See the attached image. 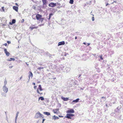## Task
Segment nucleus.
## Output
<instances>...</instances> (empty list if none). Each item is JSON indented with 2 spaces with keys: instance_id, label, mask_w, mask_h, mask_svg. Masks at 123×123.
I'll return each instance as SVG.
<instances>
[{
  "instance_id": "obj_46",
  "label": "nucleus",
  "mask_w": 123,
  "mask_h": 123,
  "mask_svg": "<svg viewBox=\"0 0 123 123\" xmlns=\"http://www.w3.org/2000/svg\"><path fill=\"white\" fill-rule=\"evenodd\" d=\"M13 67V66H9V68H12V67Z\"/></svg>"
},
{
  "instance_id": "obj_19",
  "label": "nucleus",
  "mask_w": 123,
  "mask_h": 123,
  "mask_svg": "<svg viewBox=\"0 0 123 123\" xmlns=\"http://www.w3.org/2000/svg\"><path fill=\"white\" fill-rule=\"evenodd\" d=\"M39 100L41 99V100H44V98L43 97L41 96L39 97L38 98Z\"/></svg>"
},
{
  "instance_id": "obj_38",
  "label": "nucleus",
  "mask_w": 123,
  "mask_h": 123,
  "mask_svg": "<svg viewBox=\"0 0 123 123\" xmlns=\"http://www.w3.org/2000/svg\"><path fill=\"white\" fill-rule=\"evenodd\" d=\"M24 19H23L22 20H21V22L22 23H23V22H24Z\"/></svg>"
},
{
  "instance_id": "obj_61",
  "label": "nucleus",
  "mask_w": 123,
  "mask_h": 123,
  "mask_svg": "<svg viewBox=\"0 0 123 123\" xmlns=\"http://www.w3.org/2000/svg\"><path fill=\"white\" fill-rule=\"evenodd\" d=\"M40 81H38L37 82V83H40Z\"/></svg>"
},
{
  "instance_id": "obj_12",
  "label": "nucleus",
  "mask_w": 123,
  "mask_h": 123,
  "mask_svg": "<svg viewBox=\"0 0 123 123\" xmlns=\"http://www.w3.org/2000/svg\"><path fill=\"white\" fill-rule=\"evenodd\" d=\"M13 9L16 12H18V7L15 6H13Z\"/></svg>"
},
{
  "instance_id": "obj_40",
  "label": "nucleus",
  "mask_w": 123,
  "mask_h": 123,
  "mask_svg": "<svg viewBox=\"0 0 123 123\" xmlns=\"http://www.w3.org/2000/svg\"><path fill=\"white\" fill-rule=\"evenodd\" d=\"M19 113V112H17V113H16V116H18Z\"/></svg>"
},
{
  "instance_id": "obj_53",
  "label": "nucleus",
  "mask_w": 123,
  "mask_h": 123,
  "mask_svg": "<svg viewBox=\"0 0 123 123\" xmlns=\"http://www.w3.org/2000/svg\"><path fill=\"white\" fill-rule=\"evenodd\" d=\"M92 55H94V56H95V55H96V54H92Z\"/></svg>"
},
{
  "instance_id": "obj_55",
  "label": "nucleus",
  "mask_w": 123,
  "mask_h": 123,
  "mask_svg": "<svg viewBox=\"0 0 123 123\" xmlns=\"http://www.w3.org/2000/svg\"><path fill=\"white\" fill-rule=\"evenodd\" d=\"M59 117H63L62 116H60V115L59 116Z\"/></svg>"
},
{
  "instance_id": "obj_13",
  "label": "nucleus",
  "mask_w": 123,
  "mask_h": 123,
  "mask_svg": "<svg viewBox=\"0 0 123 123\" xmlns=\"http://www.w3.org/2000/svg\"><path fill=\"white\" fill-rule=\"evenodd\" d=\"M61 98L64 101H67L69 99L68 98H64V97H63L62 96V97Z\"/></svg>"
},
{
  "instance_id": "obj_3",
  "label": "nucleus",
  "mask_w": 123,
  "mask_h": 123,
  "mask_svg": "<svg viewBox=\"0 0 123 123\" xmlns=\"http://www.w3.org/2000/svg\"><path fill=\"white\" fill-rule=\"evenodd\" d=\"M81 58V59L84 61L86 60L87 59L86 55V54H83Z\"/></svg>"
},
{
  "instance_id": "obj_47",
  "label": "nucleus",
  "mask_w": 123,
  "mask_h": 123,
  "mask_svg": "<svg viewBox=\"0 0 123 123\" xmlns=\"http://www.w3.org/2000/svg\"><path fill=\"white\" fill-rule=\"evenodd\" d=\"M32 84L33 85H35V83L33 82L32 83Z\"/></svg>"
},
{
  "instance_id": "obj_24",
  "label": "nucleus",
  "mask_w": 123,
  "mask_h": 123,
  "mask_svg": "<svg viewBox=\"0 0 123 123\" xmlns=\"http://www.w3.org/2000/svg\"><path fill=\"white\" fill-rule=\"evenodd\" d=\"M15 59L13 58H10V59L9 60L8 59L7 61H11L12 60H13V61H14L15 60Z\"/></svg>"
},
{
  "instance_id": "obj_6",
  "label": "nucleus",
  "mask_w": 123,
  "mask_h": 123,
  "mask_svg": "<svg viewBox=\"0 0 123 123\" xmlns=\"http://www.w3.org/2000/svg\"><path fill=\"white\" fill-rule=\"evenodd\" d=\"M40 50L37 47H35V49L33 50V52L36 53H37L40 52Z\"/></svg>"
},
{
  "instance_id": "obj_57",
  "label": "nucleus",
  "mask_w": 123,
  "mask_h": 123,
  "mask_svg": "<svg viewBox=\"0 0 123 123\" xmlns=\"http://www.w3.org/2000/svg\"><path fill=\"white\" fill-rule=\"evenodd\" d=\"M44 25V24H41L40 25V26H41L42 25Z\"/></svg>"
},
{
  "instance_id": "obj_64",
  "label": "nucleus",
  "mask_w": 123,
  "mask_h": 123,
  "mask_svg": "<svg viewBox=\"0 0 123 123\" xmlns=\"http://www.w3.org/2000/svg\"><path fill=\"white\" fill-rule=\"evenodd\" d=\"M26 64H27V66H28L29 65V64H27V63H26Z\"/></svg>"
},
{
  "instance_id": "obj_60",
  "label": "nucleus",
  "mask_w": 123,
  "mask_h": 123,
  "mask_svg": "<svg viewBox=\"0 0 123 123\" xmlns=\"http://www.w3.org/2000/svg\"><path fill=\"white\" fill-rule=\"evenodd\" d=\"M83 44H86V43L85 42H84L83 43Z\"/></svg>"
},
{
  "instance_id": "obj_14",
  "label": "nucleus",
  "mask_w": 123,
  "mask_h": 123,
  "mask_svg": "<svg viewBox=\"0 0 123 123\" xmlns=\"http://www.w3.org/2000/svg\"><path fill=\"white\" fill-rule=\"evenodd\" d=\"M40 117L39 112L36 113L35 117L36 119Z\"/></svg>"
},
{
  "instance_id": "obj_58",
  "label": "nucleus",
  "mask_w": 123,
  "mask_h": 123,
  "mask_svg": "<svg viewBox=\"0 0 123 123\" xmlns=\"http://www.w3.org/2000/svg\"><path fill=\"white\" fill-rule=\"evenodd\" d=\"M105 98L104 97H102V98Z\"/></svg>"
},
{
  "instance_id": "obj_25",
  "label": "nucleus",
  "mask_w": 123,
  "mask_h": 123,
  "mask_svg": "<svg viewBox=\"0 0 123 123\" xmlns=\"http://www.w3.org/2000/svg\"><path fill=\"white\" fill-rule=\"evenodd\" d=\"M7 82V80H5L4 82V85L3 86H6V84Z\"/></svg>"
},
{
  "instance_id": "obj_17",
  "label": "nucleus",
  "mask_w": 123,
  "mask_h": 123,
  "mask_svg": "<svg viewBox=\"0 0 123 123\" xmlns=\"http://www.w3.org/2000/svg\"><path fill=\"white\" fill-rule=\"evenodd\" d=\"M43 114L48 116L50 115V113L47 112H43Z\"/></svg>"
},
{
  "instance_id": "obj_22",
  "label": "nucleus",
  "mask_w": 123,
  "mask_h": 123,
  "mask_svg": "<svg viewBox=\"0 0 123 123\" xmlns=\"http://www.w3.org/2000/svg\"><path fill=\"white\" fill-rule=\"evenodd\" d=\"M39 114L40 117H41L43 118L44 117V116L42 114L40 113L39 112Z\"/></svg>"
},
{
  "instance_id": "obj_43",
  "label": "nucleus",
  "mask_w": 123,
  "mask_h": 123,
  "mask_svg": "<svg viewBox=\"0 0 123 123\" xmlns=\"http://www.w3.org/2000/svg\"><path fill=\"white\" fill-rule=\"evenodd\" d=\"M4 45L5 46H6L7 45V43H5V44H4Z\"/></svg>"
},
{
  "instance_id": "obj_54",
  "label": "nucleus",
  "mask_w": 123,
  "mask_h": 123,
  "mask_svg": "<svg viewBox=\"0 0 123 123\" xmlns=\"http://www.w3.org/2000/svg\"><path fill=\"white\" fill-rule=\"evenodd\" d=\"M82 75V74H80L79 75V76L78 77V78H79Z\"/></svg>"
},
{
  "instance_id": "obj_11",
  "label": "nucleus",
  "mask_w": 123,
  "mask_h": 123,
  "mask_svg": "<svg viewBox=\"0 0 123 123\" xmlns=\"http://www.w3.org/2000/svg\"><path fill=\"white\" fill-rule=\"evenodd\" d=\"M59 118L57 116H56L55 115L53 116L52 117V119L54 120H55L56 119H58Z\"/></svg>"
},
{
  "instance_id": "obj_18",
  "label": "nucleus",
  "mask_w": 123,
  "mask_h": 123,
  "mask_svg": "<svg viewBox=\"0 0 123 123\" xmlns=\"http://www.w3.org/2000/svg\"><path fill=\"white\" fill-rule=\"evenodd\" d=\"M38 89H39L40 91H41L43 90V89L42 88L41 86V85H39L38 87Z\"/></svg>"
},
{
  "instance_id": "obj_39",
  "label": "nucleus",
  "mask_w": 123,
  "mask_h": 123,
  "mask_svg": "<svg viewBox=\"0 0 123 123\" xmlns=\"http://www.w3.org/2000/svg\"><path fill=\"white\" fill-rule=\"evenodd\" d=\"M33 8L34 9H36V7L35 6H34V5H33Z\"/></svg>"
},
{
  "instance_id": "obj_29",
  "label": "nucleus",
  "mask_w": 123,
  "mask_h": 123,
  "mask_svg": "<svg viewBox=\"0 0 123 123\" xmlns=\"http://www.w3.org/2000/svg\"><path fill=\"white\" fill-rule=\"evenodd\" d=\"M99 57L100 59L101 60H102L103 59L102 57V55H101L100 56H99Z\"/></svg>"
},
{
  "instance_id": "obj_37",
  "label": "nucleus",
  "mask_w": 123,
  "mask_h": 123,
  "mask_svg": "<svg viewBox=\"0 0 123 123\" xmlns=\"http://www.w3.org/2000/svg\"><path fill=\"white\" fill-rule=\"evenodd\" d=\"M45 120V119H43L42 123H44V122Z\"/></svg>"
},
{
  "instance_id": "obj_48",
  "label": "nucleus",
  "mask_w": 123,
  "mask_h": 123,
  "mask_svg": "<svg viewBox=\"0 0 123 123\" xmlns=\"http://www.w3.org/2000/svg\"><path fill=\"white\" fill-rule=\"evenodd\" d=\"M90 45V43H87V46H88L89 45Z\"/></svg>"
},
{
  "instance_id": "obj_49",
  "label": "nucleus",
  "mask_w": 123,
  "mask_h": 123,
  "mask_svg": "<svg viewBox=\"0 0 123 123\" xmlns=\"http://www.w3.org/2000/svg\"><path fill=\"white\" fill-rule=\"evenodd\" d=\"M109 5V4H108V3H106V6H107V5Z\"/></svg>"
},
{
  "instance_id": "obj_1",
  "label": "nucleus",
  "mask_w": 123,
  "mask_h": 123,
  "mask_svg": "<svg viewBox=\"0 0 123 123\" xmlns=\"http://www.w3.org/2000/svg\"><path fill=\"white\" fill-rule=\"evenodd\" d=\"M74 115L71 114H67L65 117L68 119L71 118V117H73Z\"/></svg>"
},
{
  "instance_id": "obj_5",
  "label": "nucleus",
  "mask_w": 123,
  "mask_h": 123,
  "mask_svg": "<svg viewBox=\"0 0 123 123\" xmlns=\"http://www.w3.org/2000/svg\"><path fill=\"white\" fill-rule=\"evenodd\" d=\"M42 17V16L39 14H37L36 16V18L37 20H38L41 18Z\"/></svg>"
},
{
  "instance_id": "obj_33",
  "label": "nucleus",
  "mask_w": 123,
  "mask_h": 123,
  "mask_svg": "<svg viewBox=\"0 0 123 123\" xmlns=\"http://www.w3.org/2000/svg\"><path fill=\"white\" fill-rule=\"evenodd\" d=\"M37 91L38 93H39V94H40V93L39 92L38 89H37Z\"/></svg>"
},
{
  "instance_id": "obj_51",
  "label": "nucleus",
  "mask_w": 123,
  "mask_h": 123,
  "mask_svg": "<svg viewBox=\"0 0 123 123\" xmlns=\"http://www.w3.org/2000/svg\"><path fill=\"white\" fill-rule=\"evenodd\" d=\"M117 109V111H119V109H118V108H117V109H116H116Z\"/></svg>"
},
{
  "instance_id": "obj_31",
  "label": "nucleus",
  "mask_w": 123,
  "mask_h": 123,
  "mask_svg": "<svg viewBox=\"0 0 123 123\" xmlns=\"http://www.w3.org/2000/svg\"><path fill=\"white\" fill-rule=\"evenodd\" d=\"M43 67H39L38 68H37V69H43Z\"/></svg>"
},
{
  "instance_id": "obj_41",
  "label": "nucleus",
  "mask_w": 123,
  "mask_h": 123,
  "mask_svg": "<svg viewBox=\"0 0 123 123\" xmlns=\"http://www.w3.org/2000/svg\"><path fill=\"white\" fill-rule=\"evenodd\" d=\"M33 2H36V0H31Z\"/></svg>"
},
{
  "instance_id": "obj_36",
  "label": "nucleus",
  "mask_w": 123,
  "mask_h": 123,
  "mask_svg": "<svg viewBox=\"0 0 123 123\" xmlns=\"http://www.w3.org/2000/svg\"><path fill=\"white\" fill-rule=\"evenodd\" d=\"M18 117V116H16L15 118V121H16Z\"/></svg>"
},
{
  "instance_id": "obj_21",
  "label": "nucleus",
  "mask_w": 123,
  "mask_h": 123,
  "mask_svg": "<svg viewBox=\"0 0 123 123\" xmlns=\"http://www.w3.org/2000/svg\"><path fill=\"white\" fill-rule=\"evenodd\" d=\"M30 74L29 75V79H30V77L31 76L32 77L33 76V74L31 72H30Z\"/></svg>"
},
{
  "instance_id": "obj_44",
  "label": "nucleus",
  "mask_w": 123,
  "mask_h": 123,
  "mask_svg": "<svg viewBox=\"0 0 123 123\" xmlns=\"http://www.w3.org/2000/svg\"><path fill=\"white\" fill-rule=\"evenodd\" d=\"M68 53H65V55H64V56H66L67 55H68Z\"/></svg>"
},
{
  "instance_id": "obj_63",
  "label": "nucleus",
  "mask_w": 123,
  "mask_h": 123,
  "mask_svg": "<svg viewBox=\"0 0 123 123\" xmlns=\"http://www.w3.org/2000/svg\"><path fill=\"white\" fill-rule=\"evenodd\" d=\"M16 5L17 6L18 5V4L17 3H16Z\"/></svg>"
},
{
  "instance_id": "obj_56",
  "label": "nucleus",
  "mask_w": 123,
  "mask_h": 123,
  "mask_svg": "<svg viewBox=\"0 0 123 123\" xmlns=\"http://www.w3.org/2000/svg\"><path fill=\"white\" fill-rule=\"evenodd\" d=\"M75 39H77V37H76V36L75 37Z\"/></svg>"
},
{
  "instance_id": "obj_34",
  "label": "nucleus",
  "mask_w": 123,
  "mask_h": 123,
  "mask_svg": "<svg viewBox=\"0 0 123 123\" xmlns=\"http://www.w3.org/2000/svg\"><path fill=\"white\" fill-rule=\"evenodd\" d=\"M4 51L5 53L7 52V49H4Z\"/></svg>"
},
{
  "instance_id": "obj_2",
  "label": "nucleus",
  "mask_w": 123,
  "mask_h": 123,
  "mask_svg": "<svg viewBox=\"0 0 123 123\" xmlns=\"http://www.w3.org/2000/svg\"><path fill=\"white\" fill-rule=\"evenodd\" d=\"M2 89L3 91L6 93H7L8 90V88L6 86H3L2 87Z\"/></svg>"
},
{
  "instance_id": "obj_59",
  "label": "nucleus",
  "mask_w": 123,
  "mask_h": 123,
  "mask_svg": "<svg viewBox=\"0 0 123 123\" xmlns=\"http://www.w3.org/2000/svg\"><path fill=\"white\" fill-rule=\"evenodd\" d=\"M56 4H57L58 5H60V4L59 3H57Z\"/></svg>"
},
{
  "instance_id": "obj_28",
  "label": "nucleus",
  "mask_w": 123,
  "mask_h": 123,
  "mask_svg": "<svg viewBox=\"0 0 123 123\" xmlns=\"http://www.w3.org/2000/svg\"><path fill=\"white\" fill-rule=\"evenodd\" d=\"M44 19V18H40L39 19V21H41V22H42L43 20Z\"/></svg>"
},
{
  "instance_id": "obj_26",
  "label": "nucleus",
  "mask_w": 123,
  "mask_h": 123,
  "mask_svg": "<svg viewBox=\"0 0 123 123\" xmlns=\"http://www.w3.org/2000/svg\"><path fill=\"white\" fill-rule=\"evenodd\" d=\"M5 53L6 54V55L7 56H9L10 55L9 53L8 52V51L6 52Z\"/></svg>"
},
{
  "instance_id": "obj_30",
  "label": "nucleus",
  "mask_w": 123,
  "mask_h": 123,
  "mask_svg": "<svg viewBox=\"0 0 123 123\" xmlns=\"http://www.w3.org/2000/svg\"><path fill=\"white\" fill-rule=\"evenodd\" d=\"M0 10H1V11H4V7H2L1 8V9H0Z\"/></svg>"
},
{
  "instance_id": "obj_10",
  "label": "nucleus",
  "mask_w": 123,
  "mask_h": 123,
  "mask_svg": "<svg viewBox=\"0 0 123 123\" xmlns=\"http://www.w3.org/2000/svg\"><path fill=\"white\" fill-rule=\"evenodd\" d=\"M79 98H77L75 100H74L72 101V104H74V102L75 103H77L79 101Z\"/></svg>"
},
{
  "instance_id": "obj_42",
  "label": "nucleus",
  "mask_w": 123,
  "mask_h": 123,
  "mask_svg": "<svg viewBox=\"0 0 123 123\" xmlns=\"http://www.w3.org/2000/svg\"><path fill=\"white\" fill-rule=\"evenodd\" d=\"M55 110H53V112L55 113H57V112L56 111H54Z\"/></svg>"
},
{
  "instance_id": "obj_16",
  "label": "nucleus",
  "mask_w": 123,
  "mask_h": 123,
  "mask_svg": "<svg viewBox=\"0 0 123 123\" xmlns=\"http://www.w3.org/2000/svg\"><path fill=\"white\" fill-rule=\"evenodd\" d=\"M38 27V26H31L30 27V29H31V30H32L35 29H37V28Z\"/></svg>"
},
{
  "instance_id": "obj_62",
  "label": "nucleus",
  "mask_w": 123,
  "mask_h": 123,
  "mask_svg": "<svg viewBox=\"0 0 123 123\" xmlns=\"http://www.w3.org/2000/svg\"><path fill=\"white\" fill-rule=\"evenodd\" d=\"M43 94V93H40V95H41V94Z\"/></svg>"
},
{
  "instance_id": "obj_35",
  "label": "nucleus",
  "mask_w": 123,
  "mask_h": 123,
  "mask_svg": "<svg viewBox=\"0 0 123 123\" xmlns=\"http://www.w3.org/2000/svg\"><path fill=\"white\" fill-rule=\"evenodd\" d=\"M7 43L8 44H10L11 43V42L10 41H7Z\"/></svg>"
},
{
  "instance_id": "obj_23",
  "label": "nucleus",
  "mask_w": 123,
  "mask_h": 123,
  "mask_svg": "<svg viewBox=\"0 0 123 123\" xmlns=\"http://www.w3.org/2000/svg\"><path fill=\"white\" fill-rule=\"evenodd\" d=\"M44 5H45L46 3V0H42Z\"/></svg>"
},
{
  "instance_id": "obj_15",
  "label": "nucleus",
  "mask_w": 123,
  "mask_h": 123,
  "mask_svg": "<svg viewBox=\"0 0 123 123\" xmlns=\"http://www.w3.org/2000/svg\"><path fill=\"white\" fill-rule=\"evenodd\" d=\"M5 92H2L1 93V95L3 97H6V94Z\"/></svg>"
},
{
  "instance_id": "obj_9",
  "label": "nucleus",
  "mask_w": 123,
  "mask_h": 123,
  "mask_svg": "<svg viewBox=\"0 0 123 123\" xmlns=\"http://www.w3.org/2000/svg\"><path fill=\"white\" fill-rule=\"evenodd\" d=\"M65 44V42L64 41H62L59 42L58 43V46L63 45Z\"/></svg>"
},
{
  "instance_id": "obj_52",
  "label": "nucleus",
  "mask_w": 123,
  "mask_h": 123,
  "mask_svg": "<svg viewBox=\"0 0 123 123\" xmlns=\"http://www.w3.org/2000/svg\"><path fill=\"white\" fill-rule=\"evenodd\" d=\"M22 78V76H21L19 80H21Z\"/></svg>"
},
{
  "instance_id": "obj_7",
  "label": "nucleus",
  "mask_w": 123,
  "mask_h": 123,
  "mask_svg": "<svg viewBox=\"0 0 123 123\" xmlns=\"http://www.w3.org/2000/svg\"><path fill=\"white\" fill-rule=\"evenodd\" d=\"M74 110L73 109H71L67 111V113H74Z\"/></svg>"
},
{
  "instance_id": "obj_45",
  "label": "nucleus",
  "mask_w": 123,
  "mask_h": 123,
  "mask_svg": "<svg viewBox=\"0 0 123 123\" xmlns=\"http://www.w3.org/2000/svg\"><path fill=\"white\" fill-rule=\"evenodd\" d=\"M37 87V86H34V88L35 89Z\"/></svg>"
},
{
  "instance_id": "obj_4",
  "label": "nucleus",
  "mask_w": 123,
  "mask_h": 123,
  "mask_svg": "<svg viewBox=\"0 0 123 123\" xmlns=\"http://www.w3.org/2000/svg\"><path fill=\"white\" fill-rule=\"evenodd\" d=\"M56 6V3L51 2L49 4V6L51 7H54Z\"/></svg>"
},
{
  "instance_id": "obj_20",
  "label": "nucleus",
  "mask_w": 123,
  "mask_h": 123,
  "mask_svg": "<svg viewBox=\"0 0 123 123\" xmlns=\"http://www.w3.org/2000/svg\"><path fill=\"white\" fill-rule=\"evenodd\" d=\"M53 15V13H50L49 14V18H48V19H49V20L51 16Z\"/></svg>"
},
{
  "instance_id": "obj_8",
  "label": "nucleus",
  "mask_w": 123,
  "mask_h": 123,
  "mask_svg": "<svg viewBox=\"0 0 123 123\" xmlns=\"http://www.w3.org/2000/svg\"><path fill=\"white\" fill-rule=\"evenodd\" d=\"M16 20L15 19H13L12 20V22H9V24L11 25H12L13 24H14L16 22Z\"/></svg>"
},
{
  "instance_id": "obj_27",
  "label": "nucleus",
  "mask_w": 123,
  "mask_h": 123,
  "mask_svg": "<svg viewBox=\"0 0 123 123\" xmlns=\"http://www.w3.org/2000/svg\"><path fill=\"white\" fill-rule=\"evenodd\" d=\"M74 0H70L69 1V3L71 4H73V3Z\"/></svg>"
},
{
  "instance_id": "obj_32",
  "label": "nucleus",
  "mask_w": 123,
  "mask_h": 123,
  "mask_svg": "<svg viewBox=\"0 0 123 123\" xmlns=\"http://www.w3.org/2000/svg\"><path fill=\"white\" fill-rule=\"evenodd\" d=\"M92 21H94V17H92Z\"/></svg>"
},
{
  "instance_id": "obj_50",
  "label": "nucleus",
  "mask_w": 123,
  "mask_h": 123,
  "mask_svg": "<svg viewBox=\"0 0 123 123\" xmlns=\"http://www.w3.org/2000/svg\"><path fill=\"white\" fill-rule=\"evenodd\" d=\"M55 110L56 111V112H57L58 110V109H55Z\"/></svg>"
}]
</instances>
